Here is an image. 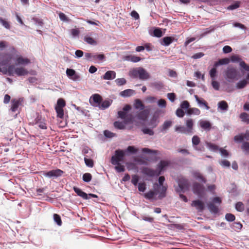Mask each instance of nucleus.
I'll return each mask as SVG.
<instances>
[{
    "mask_svg": "<svg viewBox=\"0 0 249 249\" xmlns=\"http://www.w3.org/2000/svg\"><path fill=\"white\" fill-rule=\"evenodd\" d=\"M129 105H126L123 108V110L118 112V117L123 119L125 124H130L133 122L134 117L131 114H127L126 111L131 109Z\"/></svg>",
    "mask_w": 249,
    "mask_h": 249,
    "instance_id": "obj_1",
    "label": "nucleus"
},
{
    "mask_svg": "<svg viewBox=\"0 0 249 249\" xmlns=\"http://www.w3.org/2000/svg\"><path fill=\"white\" fill-rule=\"evenodd\" d=\"M130 75L134 78L139 77L141 80H147L150 78V74L143 68L134 69L130 71Z\"/></svg>",
    "mask_w": 249,
    "mask_h": 249,
    "instance_id": "obj_2",
    "label": "nucleus"
},
{
    "mask_svg": "<svg viewBox=\"0 0 249 249\" xmlns=\"http://www.w3.org/2000/svg\"><path fill=\"white\" fill-rule=\"evenodd\" d=\"M238 72L237 70L233 68L229 67L225 71V77L228 81L233 82L237 78Z\"/></svg>",
    "mask_w": 249,
    "mask_h": 249,
    "instance_id": "obj_3",
    "label": "nucleus"
},
{
    "mask_svg": "<svg viewBox=\"0 0 249 249\" xmlns=\"http://www.w3.org/2000/svg\"><path fill=\"white\" fill-rule=\"evenodd\" d=\"M178 183L179 187V189L177 190L178 192L184 193L189 190L190 184L187 179L183 177H180L178 179Z\"/></svg>",
    "mask_w": 249,
    "mask_h": 249,
    "instance_id": "obj_4",
    "label": "nucleus"
},
{
    "mask_svg": "<svg viewBox=\"0 0 249 249\" xmlns=\"http://www.w3.org/2000/svg\"><path fill=\"white\" fill-rule=\"evenodd\" d=\"M221 203V200L219 197H215L213 198L212 202L208 203V207L211 212L216 213L218 212V206H216L214 203L217 204L219 205Z\"/></svg>",
    "mask_w": 249,
    "mask_h": 249,
    "instance_id": "obj_5",
    "label": "nucleus"
},
{
    "mask_svg": "<svg viewBox=\"0 0 249 249\" xmlns=\"http://www.w3.org/2000/svg\"><path fill=\"white\" fill-rule=\"evenodd\" d=\"M124 156V152L122 150H117L115 151L114 156L111 157V162L113 165H115L120 161L123 160Z\"/></svg>",
    "mask_w": 249,
    "mask_h": 249,
    "instance_id": "obj_6",
    "label": "nucleus"
},
{
    "mask_svg": "<svg viewBox=\"0 0 249 249\" xmlns=\"http://www.w3.org/2000/svg\"><path fill=\"white\" fill-rule=\"evenodd\" d=\"M154 188L155 191L157 193H160V195L159 196V198L160 199H161L165 196V193L167 190L166 186L164 185L159 186L158 183H155L154 184Z\"/></svg>",
    "mask_w": 249,
    "mask_h": 249,
    "instance_id": "obj_7",
    "label": "nucleus"
},
{
    "mask_svg": "<svg viewBox=\"0 0 249 249\" xmlns=\"http://www.w3.org/2000/svg\"><path fill=\"white\" fill-rule=\"evenodd\" d=\"M102 102V98L101 95L98 94H94L90 97L89 99V102L90 104L95 107L100 106Z\"/></svg>",
    "mask_w": 249,
    "mask_h": 249,
    "instance_id": "obj_8",
    "label": "nucleus"
},
{
    "mask_svg": "<svg viewBox=\"0 0 249 249\" xmlns=\"http://www.w3.org/2000/svg\"><path fill=\"white\" fill-rule=\"evenodd\" d=\"M204 191V187L199 183L196 182L193 185L194 193L197 195L199 197L203 196Z\"/></svg>",
    "mask_w": 249,
    "mask_h": 249,
    "instance_id": "obj_9",
    "label": "nucleus"
},
{
    "mask_svg": "<svg viewBox=\"0 0 249 249\" xmlns=\"http://www.w3.org/2000/svg\"><path fill=\"white\" fill-rule=\"evenodd\" d=\"M142 173L150 177L159 176L160 175V172H158L157 170H155L148 167L143 168L142 170Z\"/></svg>",
    "mask_w": 249,
    "mask_h": 249,
    "instance_id": "obj_10",
    "label": "nucleus"
},
{
    "mask_svg": "<svg viewBox=\"0 0 249 249\" xmlns=\"http://www.w3.org/2000/svg\"><path fill=\"white\" fill-rule=\"evenodd\" d=\"M191 206L195 207L196 209L199 212H202L205 208L204 203L199 199L193 201Z\"/></svg>",
    "mask_w": 249,
    "mask_h": 249,
    "instance_id": "obj_11",
    "label": "nucleus"
},
{
    "mask_svg": "<svg viewBox=\"0 0 249 249\" xmlns=\"http://www.w3.org/2000/svg\"><path fill=\"white\" fill-rule=\"evenodd\" d=\"M63 171L60 169H56L50 171L49 172H44L43 175L45 177L51 178L53 177H57L62 175Z\"/></svg>",
    "mask_w": 249,
    "mask_h": 249,
    "instance_id": "obj_12",
    "label": "nucleus"
},
{
    "mask_svg": "<svg viewBox=\"0 0 249 249\" xmlns=\"http://www.w3.org/2000/svg\"><path fill=\"white\" fill-rule=\"evenodd\" d=\"M66 73L69 78L74 81H76L80 79V76L77 74L75 71L73 69H67Z\"/></svg>",
    "mask_w": 249,
    "mask_h": 249,
    "instance_id": "obj_13",
    "label": "nucleus"
},
{
    "mask_svg": "<svg viewBox=\"0 0 249 249\" xmlns=\"http://www.w3.org/2000/svg\"><path fill=\"white\" fill-rule=\"evenodd\" d=\"M35 124H37L38 127L42 129H46L47 128V124L44 120H41L40 116H38L35 120Z\"/></svg>",
    "mask_w": 249,
    "mask_h": 249,
    "instance_id": "obj_14",
    "label": "nucleus"
},
{
    "mask_svg": "<svg viewBox=\"0 0 249 249\" xmlns=\"http://www.w3.org/2000/svg\"><path fill=\"white\" fill-rule=\"evenodd\" d=\"M170 161L168 160H160L158 165V172H160V174L161 171L163 170L166 167L168 166L170 164Z\"/></svg>",
    "mask_w": 249,
    "mask_h": 249,
    "instance_id": "obj_15",
    "label": "nucleus"
},
{
    "mask_svg": "<svg viewBox=\"0 0 249 249\" xmlns=\"http://www.w3.org/2000/svg\"><path fill=\"white\" fill-rule=\"evenodd\" d=\"M73 190L78 196H81L83 199H88L89 198V197L88 196V195L86 194L85 192H83L80 189L74 187L73 188Z\"/></svg>",
    "mask_w": 249,
    "mask_h": 249,
    "instance_id": "obj_16",
    "label": "nucleus"
},
{
    "mask_svg": "<svg viewBox=\"0 0 249 249\" xmlns=\"http://www.w3.org/2000/svg\"><path fill=\"white\" fill-rule=\"evenodd\" d=\"M194 97L200 107L204 106L207 109H209L210 107L208 105L207 102L203 98H199L197 95H195Z\"/></svg>",
    "mask_w": 249,
    "mask_h": 249,
    "instance_id": "obj_17",
    "label": "nucleus"
},
{
    "mask_svg": "<svg viewBox=\"0 0 249 249\" xmlns=\"http://www.w3.org/2000/svg\"><path fill=\"white\" fill-rule=\"evenodd\" d=\"M116 77V72L113 71H107L103 76V79L105 80L113 79Z\"/></svg>",
    "mask_w": 249,
    "mask_h": 249,
    "instance_id": "obj_18",
    "label": "nucleus"
},
{
    "mask_svg": "<svg viewBox=\"0 0 249 249\" xmlns=\"http://www.w3.org/2000/svg\"><path fill=\"white\" fill-rule=\"evenodd\" d=\"M186 129L188 132V133H193L194 121L192 119H189L186 121Z\"/></svg>",
    "mask_w": 249,
    "mask_h": 249,
    "instance_id": "obj_19",
    "label": "nucleus"
},
{
    "mask_svg": "<svg viewBox=\"0 0 249 249\" xmlns=\"http://www.w3.org/2000/svg\"><path fill=\"white\" fill-rule=\"evenodd\" d=\"M15 73L18 76H23L28 74V71L23 67H18L15 69Z\"/></svg>",
    "mask_w": 249,
    "mask_h": 249,
    "instance_id": "obj_20",
    "label": "nucleus"
},
{
    "mask_svg": "<svg viewBox=\"0 0 249 249\" xmlns=\"http://www.w3.org/2000/svg\"><path fill=\"white\" fill-rule=\"evenodd\" d=\"M192 142L193 146L196 150H197V151L201 150L200 149L198 148L197 147V145H198L200 142V138H199V137L198 136H197V135L194 136L192 138Z\"/></svg>",
    "mask_w": 249,
    "mask_h": 249,
    "instance_id": "obj_21",
    "label": "nucleus"
},
{
    "mask_svg": "<svg viewBox=\"0 0 249 249\" xmlns=\"http://www.w3.org/2000/svg\"><path fill=\"white\" fill-rule=\"evenodd\" d=\"M19 105L20 101L16 99H13L11 102V110L13 112H16L18 110Z\"/></svg>",
    "mask_w": 249,
    "mask_h": 249,
    "instance_id": "obj_22",
    "label": "nucleus"
},
{
    "mask_svg": "<svg viewBox=\"0 0 249 249\" xmlns=\"http://www.w3.org/2000/svg\"><path fill=\"white\" fill-rule=\"evenodd\" d=\"M200 126L205 130H210L211 128V124L208 121L201 120L199 122Z\"/></svg>",
    "mask_w": 249,
    "mask_h": 249,
    "instance_id": "obj_23",
    "label": "nucleus"
},
{
    "mask_svg": "<svg viewBox=\"0 0 249 249\" xmlns=\"http://www.w3.org/2000/svg\"><path fill=\"white\" fill-rule=\"evenodd\" d=\"M134 107L137 109L141 110H143L144 108V105L140 99H136L134 104Z\"/></svg>",
    "mask_w": 249,
    "mask_h": 249,
    "instance_id": "obj_24",
    "label": "nucleus"
},
{
    "mask_svg": "<svg viewBox=\"0 0 249 249\" xmlns=\"http://www.w3.org/2000/svg\"><path fill=\"white\" fill-rule=\"evenodd\" d=\"M16 62L18 65H25L30 63V60L27 58L19 56L17 58Z\"/></svg>",
    "mask_w": 249,
    "mask_h": 249,
    "instance_id": "obj_25",
    "label": "nucleus"
},
{
    "mask_svg": "<svg viewBox=\"0 0 249 249\" xmlns=\"http://www.w3.org/2000/svg\"><path fill=\"white\" fill-rule=\"evenodd\" d=\"M230 62V59L228 58H224L219 59L218 61L215 62L214 64L215 67H217L219 65H226Z\"/></svg>",
    "mask_w": 249,
    "mask_h": 249,
    "instance_id": "obj_26",
    "label": "nucleus"
},
{
    "mask_svg": "<svg viewBox=\"0 0 249 249\" xmlns=\"http://www.w3.org/2000/svg\"><path fill=\"white\" fill-rule=\"evenodd\" d=\"M135 93V91L131 89H125L120 92V95L123 97H130Z\"/></svg>",
    "mask_w": 249,
    "mask_h": 249,
    "instance_id": "obj_27",
    "label": "nucleus"
},
{
    "mask_svg": "<svg viewBox=\"0 0 249 249\" xmlns=\"http://www.w3.org/2000/svg\"><path fill=\"white\" fill-rule=\"evenodd\" d=\"M147 116H148L147 112L145 110H142L141 112L138 113L137 115V118L139 119L142 120L143 121H145L147 119Z\"/></svg>",
    "mask_w": 249,
    "mask_h": 249,
    "instance_id": "obj_28",
    "label": "nucleus"
},
{
    "mask_svg": "<svg viewBox=\"0 0 249 249\" xmlns=\"http://www.w3.org/2000/svg\"><path fill=\"white\" fill-rule=\"evenodd\" d=\"M218 107L221 110L227 111L228 109V105L225 101H221L218 102Z\"/></svg>",
    "mask_w": 249,
    "mask_h": 249,
    "instance_id": "obj_29",
    "label": "nucleus"
},
{
    "mask_svg": "<svg viewBox=\"0 0 249 249\" xmlns=\"http://www.w3.org/2000/svg\"><path fill=\"white\" fill-rule=\"evenodd\" d=\"M174 38L171 36H166L162 38L163 43L164 46H168L173 41Z\"/></svg>",
    "mask_w": 249,
    "mask_h": 249,
    "instance_id": "obj_30",
    "label": "nucleus"
},
{
    "mask_svg": "<svg viewBox=\"0 0 249 249\" xmlns=\"http://www.w3.org/2000/svg\"><path fill=\"white\" fill-rule=\"evenodd\" d=\"M187 113L188 115L195 114L198 115L200 114V111L199 109L195 107L190 108L187 110Z\"/></svg>",
    "mask_w": 249,
    "mask_h": 249,
    "instance_id": "obj_31",
    "label": "nucleus"
},
{
    "mask_svg": "<svg viewBox=\"0 0 249 249\" xmlns=\"http://www.w3.org/2000/svg\"><path fill=\"white\" fill-rule=\"evenodd\" d=\"M241 2L239 1H234V2L229 6H228L227 8V10H233L239 8L240 6Z\"/></svg>",
    "mask_w": 249,
    "mask_h": 249,
    "instance_id": "obj_32",
    "label": "nucleus"
},
{
    "mask_svg": "<svg viewBox=\"0 0 249 249\" xmlns=\"http://www.w3.org/2000/svg\"><path fill=\"white\" fill-rule=\"evenodd\" d=\"M172 124V122L170 120L166 121L164 122L161 126V131L162 132L165 131L167 130Z\"/></svg>",
    "mask_w": 249,
    "mask_h": 249,
    "instance_id": "obj_33",
    "label": "nucleus"
},
{
    "mask_svg": "<svg viewBox=\"0 0 249 249\" xmlns=\"http://www.w3.org/2000/svg\"><path fill=\"white\" fill-rule=\"evenodd\" d=\"M240 118L241 119L242 122L246 123L247 124H249V115L247 113L243 112L241 113L240 115Z\"/></svg>",
    "mask_w": 249,
    "mask_h": 249,
    "instance_id": "obj_34",
    "label": "nucleus"
},
{
    "mask_svg": "<svg viewBox=\"0 0 249 249\" xmlns=\"http://www.w3.org/2000/svg\"><path fill=\"white\" fill-rule=\"evenodd\" d=\"M126 59L127 60L130 61L131 62H135V63L138 62L141 60V57L137 56H135V55H132L127 56L126 57Z\"/></svg>",
    "mask_w": 249,
    "mask_h": 249,
    "instance_id": "obj_35",
    "label": "nucleus"
},
{
    "mask_svg": "<svg viewBox=\"0 0 249 249\" xmlns=\"http://www.w3.org/2000/svg\"><path fill=\"white\" fill-rule=\"evenodd\" d=\"M126 124H125L124 122H119L116 121L114 123V126L115 128L119 129H124L125 128V125Z\"/></svg>",
    "mask_w": 249,
    "mask_h": 249,
    "instance_id": "obj_36",
    "label": "nucleus"
},
{
    "mask_svg": "<svg viewBox=\"0 0 249 249\" xmlns=\"http://www.w3.org/2000/svg\"><path fill=\"white\" fill-rule=\"evenodd\" d=\"M110 102L108 100H105L103 102H102V103L100 104V106H99V108L101 109H105L108 107H109L110 105Z\"/></svg>",
    "mask_w": 249,
    "mask_h": 249,
    "instance_id": "obj_37",
    "label": "nucleus"
},
{
    "mask_svg": "<svg viewBox=\"0 0 249 249\" xmlns=\"http://www.w3.org/2000/svg\"><path fill=\"white\" fill-rule=\"evenodd\" d=\"M155 195H157L156 192L150 191L144 194V196L146 199H151L153 198Z\"/></svg>",
    "mask_w": 249,
    "mask_h": 249,
    "instance_id": "obj_38",
    "label": "nucleus"
},
{
    "mask_svg": "<svg viewBox=\"0 0 249 249\" xmlns=\"http://www.w3.org/2000/svg\"><path fill=\"white\" fill-rule=\"evenodd\" d=\"M55 109L57 113V116L60 118H63L64 117L63 108L55 107Z\"/></svg>",
    "mask_w": 249,
    "mask_h": 249,
    "instance_id": "obj_39",
    "label": "nucleus"
},
{
    "mask_svg": "<svg viewBox=\"0 0 249 249\" xmlns=\"http://www.w3.org/2000/svg\"><path fill=\"white\" fill-rule=\"evenodd\" d=\"M175 131L181 133H188L186 127L181 125L176 126L175 127Z\"/></svg>",
    "mask_w": 249,
    "mask_h": 249,
    "instance_id": "obj_40",
    "label": "nucleus"
},
{
    "mask_svg": "<svg viewBox=\"0 0 249 249\" xmlns=\"http://www.w3.org/2000/svg\"><path fill=\"white\" fill-rule=\"evenodd\" d=\"M53 219L58 226H61L62 222L59 215L56 213L53 214Z\"/></svg>",
    "mask_w": 249,
    "mask_h": 249,
    "instance_id": "obj_41",
    "label": "nucleus"
},
{
    "mask_svg": "<svg viewBox=\"0 0 249 249\" xmlns=\"http://www.w3.org/2000/svg\"><path fill=\"white\" fill-rule=\"evenodd\" d=\"M84 161L86 165L89 167H93L94 166V162L92 159L84 158Z\"/></svg>",
    "mask_w": 249,
    "mask_h": 249,
    "instance_id": "obj_42",
    "label": "nucleus"
},
{
    "mask_svg": "<svg viewBox=\"0 0 249 249\" xmlns=\"http://www.w3.org/2000/svg\"><path fill=\"white\" fill-rule=\"evenodd\" d=\"M92 178V176L90 173H86L83 175V180L86 182H89Z\"/></svg>",
    "mask_w": 249,
    "mask_h": 249,
    "instance_id": "obj_43",
    "label": "nucleus"
},
{
    "mask_svg": "<svg viewBox=\"0 0 249 249\" xmlns=\"http://www.w3.org/2000/svg\"><path fill=\"white\" fill-rule=\"evenodd\" d=\"M66 106V102L65 100L62 98H59L57 102V105L55 107L62 108Z\"/></svg>",
    "mask_w": 249,
    "mask_h": 249,
    "instance_id": "obj_44",
    "label": "nucleus"
},
{
    "mask_svg": "<svg viewBox=\"0 0 249 249\" xmlns=\"http://www.w3.org/2000/svg\"><path fill=\"white\" fill-rule=\"evenodd\" d=\"M242 149L247 154H249V142H244L242 145Z\"/></svg>",
    "mask_w": 249,
    "mask_h": 249,
    "instance_id": "obj_45",
    "label": "nucleus"
},
{
    "mask_svg": "<svg viewBox=\"0 0 249 249\" xmlns=\"http://www.w3.org/2000/svg\"><path fill=\"white\" fill-rule=\"evenodd\" d=\"M84 40L90 45H95L97 44L96 41L93 38L89 36H86Z\"/></svg>",
    "mask_w": 249,
    "mask_h": 249,
    "instance_id": "obj_46",
    "label": "nucleus"
},
{
    "mask_svg": "<svg viewBox=\"0 0 249 249\" xmlns=\"http://www.w3.org/2000/svg\"><path fill=\"white\" fill-rule=\"evenodd\" d=\"M216 68L214 66L209 71L210 76L212 79H214L216 76L217 70Z\"/></svg>",
    "mask_w": 249,
    "mask_h": 249,
    "instance_id": "obj_47",
    "label": "nucleus"
},
{
    "mask_svg": "<svg viewBox=\"0 0 249 249\" xmlns=\"http://www.w3.org/2000/svg\"><path fill=\"white\" fill-rule=\"evenodd\" d=\"M235 209L239 212H242L244 210V206L242 202H238L235 205Z\"/></svg>",
    "mask_w": 249,
    "mask_h": 249,
    "instance_id": "obj_48",
    "label": "nucleus"
},
{
    "mask_svg": "<svg viewBox=\"0 0 249 249\" xmlns=\"http://www.w3.org/2000/svg\"><path fill=\"white\" fill-rule=\"evenodd\" d=\"M153 35L157 37H161L162 36V32L161 29L160 28H156L153 31Z\"/></svg>",
    "mask_w": 249,
    "mask_h": 249,
    "instance_id": "obj_49",
    "label": "nucleus"
},
{
    "mask_svg": "<svg viewBox=\"0 0 249 249\" xmlns=\"http://www.w3.org/2000/svg\"><path fill=\"white\" fill-rule=\"evenodd\" d=\"M159 121L157 120V119L153 117L150 121L149 125L150 126H151L152 128L156 127L158 124Z\"/></svg>",
    "mask_w": 249,
    "mask_h": 249,
    "instance_id": "obj_50",
    "label": "nucleus"
},
{
    "mask_svg": "<svg viewBox=\"0 0 249 249\" xmlns=\"http://www.w3.org/2000/svg\"><path fill=\"white\" fill-rule=\"evenodd\" d=\"M115 168L118 172H122L124 171V166L122 165L120 162L115 164Z\"/></svg>",
    "mask_w": 249,
    "mask_h": 249,
    "instance_id": "obj_51",
    "label": "nucleus"
},
{
    "mask_svg": "<svg viewBox=\"0 0 249 249\" xmlns=\"http://www.w3.org/2000/svg\"><path fill=\"white\" fill-rule=\"evenodd\" d=\"M0 22L5 28L8 29H9L10 28V25L9 23L5 19H3L1 17H0Z\"/></svg>",
    "mask_w": 249,
    "mask_h": 249,
    "instance_id": "obj_52",
    "label": "nucleus"
},
{
    "mask_svg": "<svg viewBox=\"0 0 249 249\" xmlns=\"http://www.w3.org/2000/svg\"><path fill=\"white\" fill-rule=\"evenodd\" d=\"M214 30V28L213 26H211L209 28H206L205 29V31L200 35L201 37H202L205 36L206 35L211 33Z\"/></svg>",
    "mask_w": 249,
    "mask_h": 249,
    "instance_id": "obj_53",
    "label": "nucleus"
},
{
    "mask_svg": "<svg viewBox=\"0 0 249 249\" xmlns=\"http://www.w3.org/2000/svg\"><path fill=\"white\" fill-rule=\"evenodd\" d=\"M138 151V149L133 146H129L126 149V151L131 154L136 153Z\"/></svg>",
    "mask_w": 249,
    "mask_h": 249,
    "instance_id": "obj_54",
    "label": "nucleus"
},
{
    "mask_svg": "<svg viewBox=\"0 0 249 249\" xmlns=\"http://www.w3.org/2000/svg\"><path fill=\"white\" fill-rule=\"evenodd\" d=\"M59 17L61 20L65 22H69L70 21L69 18L62 12H59Z\"/></svg>",
    "mask_w": 249,
    "mask_h": 249,
    "instance_id": "obj_55",
    "label": "nucleus"
},
{
    "mask_svg": "<svg viewBox=\"0 0 249 249\" xmlns=\"http://www.w3.org/2000/svg\"><path fill=\"white\" fill-rule=\"evenodd\" d=\"M15 66L13 65L9 66L7 70V71L9 75H13L15 73Z\"/></svg>",
    "mask_w": 249,
    "mask_h": 249,
    "instance_id": "obj_56",
    "label": "nucleus"
},
{
    "mask_svg": "<svg viewBox=\"0 0 249 249\" xmlns=\"http://www.w3.org/2000/svg\"><path fill=\"white\" fill-rule=\"evenodd\" d=\"M225 218L228 221L232 222L235 220V217L233 214L227 213L225 215Z\"/></svg>",
    "mask_w": 249,
    "mask_h": 249,
    "instance_id": "obj_57",
    "label": "nucleus"
},
{
    "mask_svg": "<svg viewBox=\"0 0 249 249\" xmlns=\"http://www.w3.org/2000/svg\"><path fill=\"white\" fill-rule=\"evenodd\" d=\"M190 107L189 103L187 101H183L180 104V108L184 109H188Z\"/></svg>",
    "mask_w": 249,
    "mask_h": 249,
    "instance_id": "obj_58",
    "label": "nucleus"
},
{
    "mask_svg": "<svg viewBox=\"0 0 249 249\" xmlns=\"http://www.w3.org/2000/svg\"><path fill=\"white\" fill-rule=\"evenodd\" d=\"M142 131L144 134H148L150 136H152L154 135V131L148 128H144L142 129Z\"/></svg>",
    "mask_w": 249,
    "mask_h": 249,
    "instance_id": "obj_59",
    "label": "nucleus"
},
{
    "mask_svg": "<svg viewBox=\"0 0 249 249\" xmlns=\"http://www.w3.org/2000/svg\"><path fill=\"white\" fill-rule=\"evenodd\" d=\"M177 116L180 118L183 117L185 115V112L181 108H178L176 112Z\"/></svg>",
    "mask_w": 249,
    "mask_h": 249,
    "instance_id": "obj_60",
    "label": "nucleus"
},
{
    "mask_svg": "<svg viewBox=\"0 0 249 249\" xmlns=\"http://www.w3.org/2000/svg\"><path fill=\"white\" fill-rule=\"evenodd\" d=\"M247 84V82L245 80L240 81L237 84V87L238 89H242L246 86Z\"/></svg>",
    "mask_w": 249,
    "mask_h": 249,
    "instance_id": "obj_61",
    "label": "nucleus"
},
{
    "mask_svg": "<svg viewBox=\"0 0 249 249\" xmlns=\"http://www.w3.org/2000/svg\"><path fill=\"white\" fill-rule=\"evenodd\" d=\"M115 81H116V84L118 86L124 85L125 84H126V80L124 78H118L115 80Z\"/></svg>",
    "mask_w": 249,
    "mask_h": 249,
    "instance_id": "obj_62",
    "label": "nucleus"
},
{
    "mask_svg": "<svg viewBox=\"0 0 249 249\" xmlns=\"http://www.w3.org/2000/svg\"><path fill=\"white\" fill-rule=\"evenodd\" d=\"M206 145L209 149L213 151H216L218 148V146L212 143L211 142H206Z\"/></svg>",
    "mask_w": 249,
    "mask_h": 249,
    "instance_id": "obj_63",
    "label": "nucleus"
},
{
    "mask_svg": "<svg viewBox=\"0 0 249 249\" xmlns=\"http://www.w3.org/2000/svg\"><path fill=\"white\" fill-rule=\"evenodd\" d=\"M139 179V178L138 176L134 175L132 177L131 182L133 185L136 186L138 184Z\"/></svg>",
    "mask_w": 249,
    "mask_h": 249,
    "instance_id": "obj_64",
    "label": "nucleus"
}]
</instances>
